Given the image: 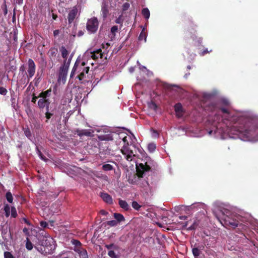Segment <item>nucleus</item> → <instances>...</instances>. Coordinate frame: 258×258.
<instances>
[{
    "label": "nucleus",
    "instance_id": "obj_1",
    "mask_svg": "<svg viewBox=\"0 0 258 258\" xmlns=\"http://www.w3.org/2000/svg\"><path fill=\"white\" fill-rule=\"evenodd\" d=\"M229 101L223 99L211 102L207 110L211 111L207 121L208 134L220 139L239 138L244 141H258V122L249 112L231 110Z\"/></svg>",
    "mask_w": 258,
    "mask_h": 258
},
{
    "label": "nucleus",
    "instance_id": "obj_2",
    "mask_svg": "<svg viewBox=\"0 0 258 258\" xmlns=\"http://www.w3.org/2000/svg\"><path fill=\"white\" fill-rule=\"evenodd\" d=\"M220 211L222 217L219 221L224 226H229L233 228L239 226L247 227V224L244 222V219L240 215L231 213L227 209Z\"/></svg>",
    "mask_w": 258,
    "mask_h": 258
},
{
    "label": "nucleus",
    "instance_id": "obj_3",
    "mask_svg": "<svg viewBox=\"0 0 258 258\" xmlns=\"http://www.w3.org/2000/svg\"><path fill=\"white\" fill-rule=\"evenodd\" d=\"M121 142L120 144L122 145L121 152L124 156V158L128 161H132L134 159L135 155L133 151L130 149L129 146L134 145L137 139L134 135H127L125 133H121L119 135Z\"/></svg>",
    "mask_w": 258,
    "mask_h": 258
},
{
    "label": "nucleus",
    "instance_id": "obj_4",
    "mask_svg": "<svg viewBox=\"0 0 258 258\" xmlns=\"http://www.w3.org/2000/svg\"><path fill=\"white\" fill-rule=\"evenodd\" d=\"M88 64L93 65V62H89V60L85 59L83 57L82 60L78 58L73 68L70 77L73 78L75 74H78L77 78L79 81L84 80L89 71Z\"/></svg>",
    "mask_w": 258,
    "mask_h": 258
},
{
    "label": "nucleus",
    "instance_id": "obj_5",
    "mask_svg": "<svg viewBox=\"0 0 258 258\" xmlns=\"http://www.w3.org/2000/svg\"><path fill=\"white\" fill-rule=\"evenodd\" d=\"M51 92V90L48 89L39 94L38 97H39L40 99L38 101L37 104L40 109L45 108L46 110H48L50 104L49 97Z\"/></svg>",
    "mask_w": 258,
    "mask_h": 258
},
{
    "label": "nucleus",
    "instance_id": "obj_6",
    "mask_svg": "<svg viewBox=\"0 0 258 258\" xmlns=\"http://www.w3.org/2000/svg\"><path fill=\"white\" fill-rule=\"evenodd\" d=\"M137 174L134 175L133 178L131 176L128 177V181L132 184H137L138 179L143 177L146 172L150 170V167L146 164H140L139 166H137Z\"/></svg>",
    "mask_w": 258,
    "mask_h": 258
},
{
    "label": "nucleus",
    "instance_id": "obj_7",
    "mask_svg": "<svg viewBox=\"0 0 258 258\" xmlns=\"http://www.w3.org/2000/svg\"><path fill=\"white\" fill-rule=\"evenodd\" d=\"M103 55L104 54L100 49H96V50L89 49L84 53L83 58L85 59L89 60V62H92V59L96 60L99 58H102Z\"/></svg>",
    "mask_w": 258,
    "mask_h": 258
},
{
    "label": "nucleus",
    "instance_id": "obj_8",
    "mask_svg": "<svg viewBox=\"0 0 258 258\" xmlns=\"http://www.w3.org/2000/svg\"><path fill=\"white\" fill-rule=\"evenodd\" d=\"M87 30L92 33L95 32L98 27V21L96 18L93 17L88 20L87 23Z\"/></svg>",
    "mask_w": 258,
    "mask_h": 258
},
{
    "label": "nucleus",
    "instance_id": "obj_9",
    "mask_svg": "<svg viewBox=\"0 0 258 258\" xmlns=\"http://www.w3.org/2000/svg\"><path fill=\"white\" fill-rule=\"evenodd\" d=\"M26 69L27 78L29 80L34 76L36 71L35 63L32 59H29Z\"/></svg>",
    "mask_w": 258,
    "mask_h": 258
},
{
    "label": "nucleus",
    "instance_id": "obj_10",
    "mask_svg": "<svg viewBox=\"0 0 258 258\" xmlns=\"http://www.w3.org/2000/svg\"><path fill=\"white\" fill-rule=\"evenodd\" d=\"M80 15L78 8L75 6L74 7L68 12V20L69 24L73 23L76 18Z\"/></svg>",
    "mask_w": 258,
    "mask_h": 258
},
{
    "label": "nucleus",
    "instance_id": "obj_11",
    "mask_svg": "<svg viewBox=\"0 0 258 258\" xmlns=\"http://www.w3.org/2000/svg\"><path fill=\"white\" fill-rule=\"evenodd\" d=\"M68 70L63 69L61 67L60 68V69L59 71L58 78V82L59 83H62V84L65 83V82L66 81V79H67V75H68Z\"/></svg>",
    "mask_w": 258,
    "mask_h": 258
},
{
    "label": "nucleus",
    "instance_id": "obj_12",
    "mask_svg": "<svg viewBox=\"0 0 258 258\" xmlns=\"http://www.w3.org/2000/svg\"><path fill=\"white\" fill-rule=\"evenodd\" d=\"M76 134L80 137L83 136L92 137L93 136L94 131L92 130L86 129H77L75 131Z\"/></svg>",
    "mask_w": 258,
    "mask_h": 258
},
{
    "label": "nucleus",
    "instance_id": "obj_13",
    "mask_svg": "<svg viewBox=\"0 0 258 258\" xmlns=\"http://www.w3.org/2000/svg\"><path fill=\"white\" fill-rule=\"evenodd\" d=\"M175 111L177 117L180 118L183 116V112L182 105L178 103L174 105Z\"/></svg>",
    "mask_w": 258,
    "mask_h": 258
},
{
    "label": "nucleus",
    "instance_id": "obj_14",
    "mask_svg": "<svg viewBox=\"0 0 258 258\" xmlns=\"http://www.w3.org/2000/svg\"><path fill=\"white\" fill-rule=\"evenodd\" d=\"M55 258H74V254L70 251H63L57 255Z\"/></svg>",
    "mask_w": 258,
    "mask_h": 258
},
{
    "label": "nucleus",
    "instance_id": "obj_15",
    "mask_svg": "<svg viewBox=\"0 0 258 258\" xmlns=\"http://www.w3.org/2000/svg\"><path fill=\"white\" fill-rule=\"evenodd\" d=\"M100 197L102 200L106 203L108 204H111L113 203L112 199L111 197L107 193L101 192L100 194Z\"/></svg>",
    "mask_w": 258,
    "mask_h": 258
},
{
    "label": "nucleus",
    "instance_id": "obj_16",
    "mask_svg": "<svg viewBox=\"0 0 258 258\" xmlns=\"http://www.w3.org/2000/svg\"><path fill=\"white\" fill-rule=\"evenodd\" d=\"M108 14V5L105 2H103L101 7V15L103 19H105Z\"/></svg>",
    "mask_w": 258,
    "mask_h": 258
},
{
    "label": "nucleus",
    "instance_id": "obj_17",
    "mask_svg": "<svg viewBox=\"0 0 258 258\" xmlns=\"http://www.w3.org/2000/svg\"><path fill=\"white\" fill-rule=\"evenodd\" d=\"M97 138L101 141H109L113 140L111 134L100 135L98 136Z\"/></svg>",
    "mask_w": 258,
    "mask_h": 258
},
{
    "label": "nucleus",
    "instance_id": "obj_18",
    "mask_svg": "<svg viewBox=\"0 0 258 258\" xmlns=\"http://www.w3.org/2000/svg\"><path fill=\"white\" fill-rule=\"evenodd\" d=\"M206 205L203 203H195L191 205L190 206H188V209H198L200 208L205 209L206 208Z\"/></svg>",
    "mask_w": 258,
    "mask_h": 258
},
{
    "label": "nucleus",
    "instance_id": "obj_19",
    "mask_svg": "<svg viewBox=\"0 0 258 258\" xmlns=\"http://www.w3.org/2000/svg\"><path fill=\"white\" fill-rule=\"evenodd\" d=\"M118 203L120 207L124 210L127 211L130 209V206L126 201L119 200Z\"/></svg>",
    "mask_w": 258,
    "mask_h": 258
},
{
    "label": "nucleus",
    "instance_id": "obj_20",
    "mask_svg": "<svg viewBox=\"0 0 258 258\" xmlns=\"http://www.w3.org/2000/svg\"><path fill=\"white\" fill-rule=\"evenodd\" d=\"M114 217L116 219V221H117L118 223L123 221L124 220V218L122 215L119 213H114Z\"/></svg>",
    "mask_w": 258,
    "mask_h": 258
},
{
    "label": "nucleus",
    "instance_id": "obj_21",
    "mask_svg": "<svg viewBox=\"0 0 258 258\" xmlns=\"http://www.w3.org/2000/svg\"><path fill=\"white\" fill-rule=\"evenodd\" d=\"M60 51H61V53L62 57L63 58L67 59V57H68V54H69L68 51L67 50V49L64 46H62L60 48Z\"/></svg>",
    "mask_w": 258,
    "mask_h": 258
},
{
    "label": "nucleus",
    "instance_id": "obj_22",
    "mask_svg": "<svg viewBox=\"0 0 258 258\" xmlns=\"http://www.w3.org/2000/svg\"><path fill=\"white\" fill-rule=\"evenodd\" d=\"M142 14L145 17V18L148 20L150 16V13L149 9L148 8H144L142 10Z\"/></svg>",
    "mask_w": 258,
    "mask_h": 258
},
{
    "label": "nucleus",
    "instance_id": "obj_23",
    "mask_svg": "<svg viewBox=\"0 0 258 258\" xmlns=\"http://www.w3.org/2000/svg\"><path fill=\"white\" fill-rule=\"evenodd\" d=\"M148 107L151 109L154 110V111H157L158 109L157 105L153 101H150L148 103Z\"/></svg>",
    "mask_w": 258,
    "mask_h": 258
},
{
    "label": "nucleus",
    "instance_id": "obj_24",
    "mask_svg": "<svg viewBox=\"0 0 258 258\" xmlns=\"http://www.w3.org/2000/svg\"><path fill=\"white\" fill-rule=\"evenodd\" d=\"M4 257L5 258H15L13 255L9 251H6L4 252ZM17 258H25L23 255H19L17 256Z\"/></svg>",
    "mask_w": 258,
    "mask_h": 258
},
{
    "label": "nucleus",
    "instance_id": "obj_25",
    "mask_svg": "<svg viewBox=\"0 0 258 258\" xmlns=\"http://www.w3.org/2000/svg\"><path fill=\"white\" fill-rule=\"evenodd\" d=\"M11 209L10 206L8 204H6L4 206V211L5 215L7 217H8L10 215Z\"/></svg>",
    "mask_w": 258,
    "mask_h": 258
},
{
    "label": "nucleus",
    "instance_id": "obj_26",
    "mask_svg": "<svg viewBox=\"0 0 258 258\" xmlns=\"http://www.w3.org/2000/svg\"><path fill=\"white\" fill-rule=\"evenodd\" d=\"M79 254L80 258H88L87 252L84 249L79 250Z\"/></svg>",
    "mask_w": 258,
    "mask_h": 258
},
{
    "label": "nucleus",
    "instance_id": "obj_27",
    "mask_svg": "<svg viewBox=\"0 0 258 258\" xmlns=\"http://www.w3.org/2000/svg\"><path fill=\"white\" fill-rule=\"evenodd\" d=\"M71 59H72V56H71L68 60H66L64 61V63H63V66H62L61 67L68 70L70 63H71Z\"/></svg>",
    "mask_w": 258,
    "mask_h": 258
},
{
    "label": "nucleus",
    "instance_id": "obj_28",
    "mask_svg": "<svg viewBox=\"0 0 258 258\" xmlns=\"http://www.w3.org/2000/svg\"><path fill=\"white\" fill-rule=\"evenodd\" d=\"M146 39H147V35H146V32L144 31V29H143L139 36V40H142L143 39H144L145 42H146Z\"/></svg>",
    "mask_w": 258,
    "mask_h": 258
},
{
    "label": "nucleus",
    "instance_id": "obj_29",
    "mask_svg": "<svg viewBox=\"0 0 258 258\" xmlns=\"http://www.w3.org/2000/svg\"><path fill=\"white\" fill-rule=\"evenodd\" d=\"M102 169L105 171L112 170L113 168V166L109 164H105L103 165Z\"/></svg>",
    "mask_w": 258,
    "mask_h": 258
},
{
    "label": "nucleus",
    "instance_id": "obj_30",
    "mask_svg": "<svg viewBox=\"0 0 258 258\" xmlns=\"http://www.w3.org/2000/svg\"><path fill=\"white\" fill-rule=\"evenodd\" d=\"M6 197L7 200L10 203H12L13 201V197L11 192L8 191L6 193Z\"/></svg>",
    "mask_w": 258,
    "mask_h": 258
},
{
    "label": "nucleus",
    "instance_id": "obj_31",
    "mask_svg": "<svg viewBox=\"0 0 258 258\" xmlns=\"http://www.w3.org/2000/svg\"><path fill=\"white\" fill-rule=\"evenodd\" d=\"M24 134H25V135L29 139V140H31V138H32V134H31V132L30 130V129L28 127V128H26L24 129Z\"/></svg>",
    "mask_w": 258,
    "mask_h": 258
},
{
    "label": "nucleus",
    "instance_id": "obj_32",
    "mask_svg": "<svg viewBox=\"0 0 258 258\" xmlns=\"http://www.w3.org/2000/svg\"><path fill=\"white\" fill-rule=\"evenodd\" d=\"M36 150L37 153L38 155L39 156V157H40V158L45 161H46V160H47L46 158L43 155L42 153L39 150L37 146H36Z\"/></svg>",
    "mask_w": 258,
    "mask_h": 258
},
{
    "label": "nucleus",
    "instance_id": "obj_33",
    "mask_svg": "<svg viewBox=\"0 0 258 258\" xmlns=\"http://www.w3.org/2000/svg\"><path fill=\"white\" fill-rule=\"evenodd\" d=\"M148 149L151 153L153 152L156 149V145L153 143H150L148 146Z\"/></svg>",
    "mask_w": 258,
    "mask_h": 258
},
{
    "label": "nucleus",
    "instance_id": "obj_34",
    "mask_svg": "<svg viewBox=\"0 0 258 258\" xmlns=\"http://www.w3.org/2000/svg\"><path fill=\"white\" fill-rule=\"evenodd\" d=\"M10 213L11 214L12 217H13L14 218H15L17 217V213L16 209L15 207H11Z\"/></svg>",
    "mask_w": 258,
    "mask_h": 258
},
{
    "label": "nucleus",
    "instance_id": "obj_35",
    "mask_svg": "<svg viewBox=\"0 0 258 258\" xmlns=\"http://www.w3.org/2000/svg\"><path fill=\"white\" fill-rule=\"evenodd\" d=\"M193 255L195 256V257H197L199 256L200 255V250L199 249L195 247L192 250Z\"/></svg>",
    "mask_w": 258,
    "mask_h": 258
},
{
    "label": "nucleus",
    "instance_id": "obj_36",
    "mask_svg": "<svg viewBox=\"0 0 258 258\" xmlns=\"http://www.w3.org/2000/svg\"><path fill=\"white\" fill-rule=\"evenodd\" d=\"M106 223L108 225L113 227L116 226L118 223L116 220H111L107 221Z\"/></svg>",
    "mask_w": 258,
    "mask_h": 258
},
{
    "label": "nucleus",
    "instance_id": "obj_37",
    "mask_svg": "<svg viewBox=\"0 0 258 258\" xmlns=\"http://www.w3.org/2000/svg\"><path fill=\"white\" fill-rule=\"evenodd\" d=\"M132 207L135 210H139L141 206L138 204V202L134 201L132 203Z\"/></svg>",
    "mask_w": 258,
    "mask_h": 258
},
{
    "label": "nucleus",
    "instance_id": "obj_38",
    "mask_svg": "<svg viewBox=\"0 0 258 258\" xmlns=\"http://www.w3.org/2000/svg\"><path fill=\"white\" fill-rule=\"evenodd\" d=\"M108 255L111 258H117L118 256L115 252L113 250H109L108 252Z\"/></svg>",
    "mask_w": 258,
    "mask_h": 258
},
{
    "label": "nucleus",
    "instance_id": "obj_39",
    "mask_svg": "<svg viewBox=\"0 0 258 258\" xmlns=\"http://www.w3.org/2000/svg\"><path fill=\"white\" fill-rule=\"evenodd\" d=\"M26 247L27 249L29 250H31L33 248V244L28 239H27L26 244Z\"/></svg>",
    "mask_w": 258,
    "mask_h": 258
},
{
    "label": "nucleus",
    "instance_id": "obj_40",
    "mask_svg": "<svg viewBox=\"0 0 258 258\" xmlns=\"http://www.w3.org/2000/svg\"><path fill=\"white\" fill-rule=\"evenodd\" d=\"M117 30H118V27L116 26H113V27H112L111 28L110 31L112 35H115V34L116 32L117 31Z\"/></svg>",
    "mask_w": 258,
    "mask_h": 258
},
{
    "label": "nucleus",
    "instance_id": "obj_41",
    "mask_svg": "<svg viewBox=\"0 0 258 258\" xmlns=\"http://www.w3.org/2000/svg\"><path fill=\"white\" fill-rule=\"evenodd\" d=\"M203 95L204 99L205 100H210L212 97V95L210 94L207 93H203Z\"/></svg>",
    "mask_w": 258,
    "mask_h": 258
},
{
    "label": "nucleus",
    "instance_id": "obj_42",
    "mask_svg": "<svg viewBox=\"0 0 258 258\" xmlns=\"http://www.w3.org/2000/svg\"><path fill=\"white\" fill-rule=\"evenodd\" d=\"M46 111L45 112V117L46 118H47V119H49L52 116V113H50L49 112V108L48 109V110H46Z\"/></svg>",
    "mask_w": 258,
    "mask_h": 258
},
{
    "label": "nucleus",
    "instance_id": "obj_43",
    "mask_svg": "<svg viewBox=\"0 0 258 258\" xmlns=\"http://www.w3.org/2000/svg\"><path fill=\"white\" fill-rule=\"evenodd\" d=\"M7 93V90L6 88L0 87V94L5 95Z\"/></svg>",
    "mask_w": 258,
    "mask_h": 258
},
{
    "label": "nucleus",
    "instance_id": "obj_44",
    "mask_svg": "<svg viewBox=\"0 0 258 258\" xmlns=\"http://www.w3.org/2000/svg\"><path fill=\"white\" fill-rule=\"evenodd\" d=\"M130 8V4L127 3H124L122 6V10L123 11H126Z\"/></svg>",
    "mask_w": 258,
    "mask_h": 258
},
{
    "label": "nucleus",
    "instance_id": "obj_45",
    "mask_svg": "<svg viewBox=\"0 0 258 258\" xmlns=\"http://www.w3.org/2000/svg\"><path fill=\"white\" fill-rule=\"evenodd\" d=\"M40 224L42 228H46L48 226L47 223L45 221H41Z\"/></svg>",
    "mask_w": 258,
    "mask_h": 258
},
{
    "label": "nucleus",
    "instance_id": "obj_46",
    "mask_svg": "<svg viewBox=\"0 0 258 258\" xmlns=\"http://www.w3.org/2000/svg\"><path fill=\"white\" fill-rule=\"evenodd\" d=\"M73 243L75 244L76 246L81 245V242L77 240H73Z\"/></svg>",
    "mask_w": 258,
    "mask_h": 258
},
{
    "label": "nucleus",
    "instance_id": "obj_47",
    "mask_svg": "<svg viewBox=\"0 0 258 258\" xmlns=\"http://www.w3.org/2000/svg\"><path fill=\"white\" fill-rule=\"evenodd\" d=\"M114 246V245L113 244H107L105 245L106 248H107L108 249H110L113 248Z\"/></svg>",
    "mask_w": 258,
    "mask_h": 258
},
{
    "label": "nucleus",
    "instance_id": "obj_48",
    "mask_svg": "<svg viewBox=\"0 0 258 258\" xmlns=\"http://www.w3.org/2000/svg\"><path fill=\"white\" fill-rule=\"evenodd\" d=\"M121 22H122V21H121V19L120 17H119V18L116 19L115 20V23L117 24H121Z\"/></svg>",
    "mask_w": 258,
    "mask_h": 258
},
{
    "label": "nucleus",
    "instance_id": "obj_49",
    "mask_svg": "<svg viewBox=\"0 0 258 258\" xmlns=\"http://www.w3.org/2000/svg\"><path fill=\"white\" fill-rule=\"evenodd\" d=\"M100 213L102 215H106L108 214V213L107 212H106L105 210H101L100 211Z\"/></svg>",
    "mask_w": 258,
    "mask_h": 258
},
{
    "label": "nucleus",
    "instance_id": "obj_50",
    "mask_svg": "<svg viewBox=\"0 0 258 258\" xmlns=\"http://www.w3.org/2000/svg\"><path fill=\"white\" fill-rule=\"evenodd\" d=\"M59 34V30H55L53 31V35L54 36L58 35Z\"/></svg>",
    "mask_w": 258,
    "mask_h": 258
},
{
    "label": "nucleus",
    "instance_id": "obj_51",
    "mask_svg": "<svg viewBox=\"0 0 258 258\" xmlns=\"http://www.w3.org/2000/svg\"><path fill=\"white\" fill-rule=\"evenodd\" d=\"M195 229V224H192L191 226H189L187 228V230H192Z\"/></svg>",
    "mask_w": 258,
    "mask_h": 258
},
{
    "label": "nucleus",
    "instance_id": "obj_52",
    "mask_svg": "<svg viewBox=\"0 0 258 258\" xmlns=\"http://www.w3.org/2000/svg\"><path fill=\"white\" fill-rule=\"evenodd\" d=\"M152 135H153V136H154L155 137H158V134L157 132L156 131H153Z\"/></svg>",
    "mask_w": 258,
    "mask_h": 258
},
{
    "label": "nucleus",
    "instance_id": "obj_53",
    "mask_svg": "<svg viewBox=\"0 0 258 258\" xmlns=\"http://www.w3.org/2000/svg\"><path fill=\"white\" fill-rule=\"evenodd\" d=\"M37 96H34L32 98V100H31V101L33 102V103H35L36 100H37Z\"/></svg>",
    "mask_w": 258,
    "mask_h": 258
},
{
    "label": "nucleus",
    "instance_id": "obj_54",
    "mask_svg": "<svg viewBox=\"0 0 258 258\" xmlns=\"http://www.w3.org/2000/svg\"><path fill=\"white\" fill-rule=\"evenodd\" d=\"M57 16L56 14H54L53 13L52 14V19L55 20L56 19Z\"/></svg>",
    "mask_w": 258,
    "mask_h": 258
},
{
    "label": "nucleus",
    "instance_id": "obj_55",
    "mask_svg": "<svg viewBox=\"0 0 258 258\" xmlns=\"http://www.w3.org/2000/svg\"><path fill=\"white\" fill-rule=\"evenodd\" d=\"M135 71V68L134 67H131L130 69H129V72L131 73H132L134 72Z\"/></svg>",
    "mask_w": 258,
    "mask_h": 258
},
{
    "label": "nucleus",
    "instance_id": "obj_56",
    "mask_svg": "<svg viewBox=\"0 0 258 258\" xmlns=\"http://www.w3.org/2000/svg\"><path fill=\"white\" fill-rule=\"evenodd\" d=\"M207 52H208V49L206 48L203 50V51L202 53V55H204L206 53H207Z\"/></svg>",
    "mask_w": 258,
    "mask_h": 258
},
{
    "label": "nucleus",
    "instance_id": "obj_57",
    "mask_svg": "<svg viewBox=\"0 0 258 258\" xmlns=\"http://www.w3.org/2000/svg\"><path fill=\"white\" fill-rule=\"evenodd\" d=\"M179 218H180L181 220H185V219H186L187 217H186V216H180V217H179Z\"/></svg>",
    "mask_w": 258,
    "mask_h": 258
},
{
    "label": "nucleus",
    "instance_id": "obj_58",
    "mask_svg": "<svg viewBox=\"0 0 258 258\" xmlns=\"http://www.w3.org/2000/svg\"><path fill=\"white\" fill-rule=\"evenodd\" d=\"M143 69L146 70V68L145 67L140 65V70H142Z\"/></svg>",
    "mask_w": 258,
    "mask_h": 258
},
{
    "label": "nucleus",
    "instance_id": "obj_59",
    "mask_svg": "<svg viewBox=\"0 0 258 258\" xmlns=\"http://www.w3.org/2000/svg\"><path fill=\"white\" fill-rule=\"evenodd\" d=\"M20 70L21 71H24V66H22V67H20Z\"/></svg>",
    "mask_w": 258,
    "mask_h": 258
},
{
    "label": "nucleus",
    "instance_id": "obj_60",
    "mask_svg": "<svg viewBox=\"0 0 258 258\" xmlns=\"http://www.w3.org/2000/svg\"><path fill=\"white\" fill-rule=\"evenodd\" d=\"M187 222H186V223H185V224L183 225V227H186V226H187Z\"/></svg>",
    "mask_w": 258,
    "mask_h": 258
},
{
    "label": "nucleus",
    "instance_id": "obj_61",
    "mask_svg": "<svg viewBox=\"0 0 258 258\" xmlns=\"http://www.w3.org/2000/svg\"><path fill=\"white\" fill-rule=\"evenodd\" d=\"M187 68V69L188 70L190 69V66H188Z\"/></svg>",
    "mask_w": 258,
    "mask_h": 258
},
{
    "label": "nucleus",
    "instance_id": "obj_62",
    "mask_svg": "<svg viewBox=\"0 0 258 258\" xmlns=\"http://www.w3.org/2000/svg\"><path fill=\"white\" fill-rule=\"evenodd\" d=\"M137 63L139 64V66L141 65L139 61H137Z\"/></svg>",
    "mask_w": 258,
    "mask_h": 258
},
{
    "label": "nucleus",
    "instance_id": "obj_63",
    "mask_svg": "<svg viewBox=\"0 0 258 258\" xmlns=\"http://www.w3.org/2000/svg\"><path fill=\"white\" fill-rule=\"evenodd\" d=\"M82 35V33H81V32H80V33H79V35H80V36H81V35Z\"/></svg>",
    "mask_w": 258,
    "mask_h": 258
},
{
    "label": "nucleus",
    "instance_id": "obj_64",
    "mask_svg": "<svg viewBox=\"0 0 258 258\" xmlns=\"http://www.w3.org/2000/svg\"><path fill=\"white\" fill-rule=\"evenodd\" d=\"M82 81V83H83L84 82H85V81H86V80H82V81Z\"/></svg>",
    "mask_w": 258,
    "mask_h": 258
}]
</instances>
